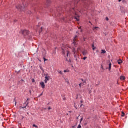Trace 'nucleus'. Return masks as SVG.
<instances>
[{"label":"nucleus","mask_w":128,"mask_h":128,"mask_svg":"<svg viewBox=\"0 0 128 128\" xmlns=\"http://www.w3.org/2000/svg\"><path fill=\"white\" fill-rule=\"evenodd\" d=\"M68 45L63 44L62 46V54L63 56L65 57L66 59V61L68 62V63H71V58L70 57V52L68 50Z\"/></svg>","instance_id":"1"},{"label":"nucleus","mask_w":128,"mask_h":128,"mask_svg":"<svg viewBox=\"0 0 128 128\" xmlns=\"http://www.w3.org/2000/svg\"><path fill=\"white\" fill-rule=\"evenodd\" d=\"M78 36H75V37L74 38V42L72 44V46H73V48H74L73 52H74V57H76V54H79L81 52V47H78V49H76V47L78 45Z\"/></svg>","instance_id":"2"},{"label":"nucleus","mask_w":128,"mask_h":128,"mask_svg":"<svg viewBox=\"0 0 128 128\" xmlns=\"http://www.w3.org/2000/svg\"><path fill=\"white\" fill-rule=\"evenodd\" d=\"M68 14H70V15H72V16H74L75 19L77 21H79L78 18H80V16L74 8L70 10L68 12Z\"/></svg>","instance_id":"3"},{"label":"nucleus","mask_w":128,"mask_h":128,"mask_svg":"<svg viewBox=\"0 0 128 128\" xmlns=\"http://www.w3.org/2000/svg\"><path fill=\"white\" fill-rule=\"evenodd\" d=\"M25 4V2H24L22 5H18L16 6V8L20 10V12L24 11V9L26 7V5Z\"/></svg>","instance_id":"4"},{"label":"nucleus","mask_w":128,"mask_h":128,"mask_svg":"<svg viewBox=\"0 0 128 128\" xmlns=\"http://www.w3.org/2000/svg\"><path fill=\"white\" fill-rule=\"evenodd\" d=\"M21 33L24 36H28L29 35V32L28 30H22Z\"/></svg>","instance_id":"5"},{"label":"nucleus","mask_w":128,"mask_h":128,"mask_svg":"<svg viewBox=\"0 0 128 128\" xmlns=\"http://www.w3.org/2000/svg\"><path fill=\"white\" fill-rule=\"evenodd\" d=\"M45 78L46 80H44V82L46 84H47L48 82L50 80V76H46Z\"/></svg>","instance_id":"6"},{"label":"nucleus","mask_w":128,"mask_h":128,"mask_svg":"<svg viewBox=\"0 0 128 128\" xmlns=\"http://www.w3.org/2000/svg\"><path fill=\"white\" fill-rule=\"evenodd\" d=\"M84 82L83 83H81L80 84V88L82 87V86H83V85H84V84H86V82H84V80L83 79H82L81 80Z\"/></svg>","instance_id":"7"},{"label":"nucleus","mask_w":128,"mask_h":128,"mask_svg":"<svg viewBox=\"0 0 128 128\" xmlns=\"http://www.w3.org/2000/svg\"><path fill=\"white\" fill-rule=\"evenodd\" d=\"M82 54H84V56H86V54H88V51H86V50H84L82 52Z\"/></svg>","instance_id":"8"},{"label":"nucleus","mask_w":128,"mask_h":128,"mask_svg":"<svg viewBox=\"0 0 128 128\" xmlns=\"http://www.w3.org/2000/svg\"><path fill=\"white\" fill-rule=\"evenodd\" d=\"M41 86H42V88H45V84H44V82H41L40 84Z\"/></svg>","instance_id":"9"},{"label":"nucleus","mask_w":128,"mask_h":128,"mask_svg":"<svg viewBox=\"0 0 128 128\" xmlns=\"http://www.w3.org/2000/svg\"><path fill=\"white\" fill-rule=\"evenodd\" d=\"M120 80H126V77L124 76H121V77H120Z\"/></svg>","instance_id":"10"},{"label":"nucleus","mask_w":128,"mask_h":128,"mask_svg":"<svg viewBox=\"0 0 128 128\" xmlns=\"http://www.w3.org/2000/svg\"><path fill=\"white\" fill-rule=\"evenodd\" d=\"M118 64L120 65L123 63V62L122 61V60H118Z\"/></svg>","instance_id":"11"},{"label":"nucleus","mask_w":128,"mask_h":128,"mask_svg":"<svg viewBox=\"0 0 128 128\" xmlns=\"http://www.w3.org/2000/svg\"><path fill=\"white\" fill-rule=\"evenodd\" d=\"M102 54H105L106 53V50H102Z\"/></svg>","instance_id":"12"},{"label":"nucleus","mask_w":128,"mask_h":128,"mask_svg":"<svg viewBox=\"0 0 128 128\" xmlns=\"http://www.w3.org/2000/svg\"><path fill=\"white\" fill-rule=\"evenodd\" d=\"M112 69V64H109V71H110Z\"/></svg>","instance_id":"13"},{"label":"nucleus","mask_w":128,"mask_h":128,"mask_svg":"<svg viewBox=\"0 0 128 128\" xmlns=\"http://www.w3.org/2000/svg\"><path fill=\"white\" fill-rule=\"evenodd\" d=\"M28 102L27 103V104H26V106H25V107H24V108H22V107H20V108L21 109H24V108H26V106H28Z\"/></svg>","instance_id":"14"},{"label":"nucleus","mask_w":128,"mask_h":128,"mask_svg":"<svg viewBox=\"0 0 128 128\" xmlns=\"http://www.w3.org/2000/svg\"><path fill=\"white\" fill-rule=\"evenodd\" d=\"M66 82L68 84H70L69 80L68 78L65 79Z\"/></svg>","instance_id":"15"},{"label":"nucleus","mask_w":128,"mask_h":128,"mask_svg":"<svg viewBox=\"0 0 128 128\" xmlns=\"http://www.w3.org/2000/svg\"><path fill=\"white\" fill-rule=\"evenodd\" d=\"M58 72L61 75H63V72L62 71L58 70Z\"/></svg>","instance_id":"16"},{"label":"nucleus","mask_w":128,"mask_h":128,"mask_svg":"<svg viewBox=\"0 0 128 128\" xmlns=\"http://www.w3.org/2000/svg\"><path fill=\"white\" fill-rule=\"evenodd\" d=\"M99 28L98 27H95L94 28L93 30H97Z\"/></svg>","instance_id":"17"},{"label":"nucleus","mask_w":128,"mask_h":128,"mask_svg":"<svg viewBox=\"0 0 128 128\" xmlns=\"http://www.w3.org/2000/svg\"><path fill=\"white\" fill-rule=\"evenodd\" d=\"M78 29H79V30H80V32H82V28H81V27H79V28H78Z\"/></svg>","instance_id":"18"},{"label":"nucleus","mask_w":128,"mask_h":128,"mask_svg":"<svg viewBox=\"0 0 128 128\" xmlns=\"http://www.w3.org/2000/svg\"><path fill=\"white\" fill-rule=\"evenodd\" d=\"M124 116H125V114L124 113V112H122V117H124Z\"/></svg>","instance_id":"19"},{"label":"nucleus","mask_w":128,"mask_h":128,"mask_svg":"<svg viewBox=\"0 0 128 128\" xmlns=\"http://www.w3.org/2000/svg\"><path fill=\"white\" fill-rule=\"evenodd\" d=\"M50 2H51L50 0H47V2H48V4H50Z\"/></svg>","instance_id":"20"},{"label":"nucleus","mask_w":128,"mask_h":128,"mask_svg":"<svg viewBox=\"0 0 128 128\" xmlns=\"http://www.w3.org/2000/svg\"><path fill=\"white\" fill-rule=\"evenodd\" d=\"M63 21H66V18H62Z\"/></svg>","instance_id":"21"},{"label":"nucleus","mask_w":128,"mask_h":128,"mask_svg":"<svg viewBox=\"0 0 128 128\" xmlns=\"http://www.w3.org/2000/svg\"><path fill=\"white\" fill-rule=\"evenodd\" d=\"M76 58V62H78V58H77V56H76V57H74Z\"/></svg>","instance_id":"22"},{"label":"nucleus","mask_w":128,"mask_h":128,"mask_svg":"<svg viewBox=\"0 0 128 128\" xmlns=\"http://www.w3.org/2000/svg\"><path fill=\"white\" fill-rule=\"evenodd\" d=\"M70 72L68 70H64V72L66 73V72Z\"/></svg>","instance_id":"23"},{"label":"nucleus","mask_w":128,"mask_h":128,"mask_svg":"<svg viewBox=\"0 0 128 128\" xmlns=\"http://www.w3.org/2000/svg\"><path fill=\"white\" fill-rule=\"evenodd\" d=\"M33 126L34 127H35V128H38V126H36V125H35V124H34L33 125Z\"/></svg>","instance_id":"24"},{"label":"nucleus","mask_w":128,"mask_h":128,"mask_svg":"<svg viewBox=\"0 0 128 128\" xmlns=\"http://www.w3.org/2000/svg\"><path fill=\"white\" fill-rule=\"evenodd\" d=\"M86 58H87V57H84L83 59L84 60H86Z\"/></svg>","instance_id":"25"},{"label":"nucleus","mask_w":128,"mask_h":128,"mask_svg":"<svg viewBox=\"0 0 128 128\" xmlns=\"http://www.w3.org/2000/svg\"><path fill=\"white\" fill-rule=\"evenodd\" d=\"M106 20L107 21H108V20H109V18H108V17H106Z\"/></svg>","instance_id":"26"},{"label":"nucleus","mask_w":128,"mask_h":128,"mask_svg":"<svg viewBox=\"0 0 128 128\" xmlns=\"http://www.w3.org/2000/svg\"><path fill=\"white\" fill-rule=\"evenodd\" d=\"M40 69L42 70V71L44 72V69H43L42 67H40Z\"/></svg>","instance_id":"27"},{"label":"nucleus","mask_w":128,"mask_h":128,"mask_svg":"<svg viewBox=\"0 0 128 128\" xmlns=\"http://www.w3.org/2000/svg\"><path fill=\"white\" fill-rule=\"evenodd\" d=\"M44 62H46V61H47V60H47V59H46V58H44Z\"/></svg>","instance_id":"28"},{"label":"nucleus","mask_w":128,"mask_h":128,"mask_svg":"<svg viewBox=\"0 0 128 128\" xmlns=\"http://www.w3.org/2000/svg\"><path fill=\"white\" fill-rule=\"evenodd\" d=\"M63 100H66V98L65 97H64V98H63Z\"/></svg>","instance_id":"29"},{"label":"nucleus","mask_w":128,"mask_h":128,"mask_svg":"<svg viewBox=\"0 0 128 128\" xmlns=\"http://www.w3.org/2000/svg\"><path fill=\"white\" fill-rule=\"evenodd\" d=\"M78 128H82V126H80V124L78 126Z\"/></svg>","instance_id":"30"},{"label":"nucleus","mask_w":128,"mask_h":128,"mask_svg":"<svg viewBox=\"0 0 128 128\" xmlns=\"http://www.w3.org/2000/svg\"><path fill=\"white\" fill-rule=\"evenodd\" d=\"M82 120H83V118H82V119H81V120H80V124L82 123Z\"/></svg>","instance_id":"31"},{"label":"nucleus","mask_w":128,"mask_h":128,"mask_svg":"<svg viewBox=\"0 0 128 128\" xmlns=\"http://www.w3.org/2000/svg\"><path fill=\"white\" fill-rule=\"evenodd\" d=\"M48 110H52V108H51L50 107V108H48Z\"/></svg>","instance_id":"32"},{"label":"nucleus","mask_w":128,"mask_h":128,"mask_svg":"<svg viewBox=\"0 0 128 128\" xmlns=\"http://www.w3.org/2000/svg\"><path fill=\"white\" fill-rule=\"evenodd\" d=\"M14 22H17V20H14Z\"/></svg>","instance_id":"33"},{"label":"nucleus","mask_w":128,"mask_h":128,"mask_svg":"<svg viewBox=\"0 0 128 128\" xmlns=\"http://www.w3.org/2000/svg\"><path fill=\"white\" fill-rule=\"evenodd\" d=\"M87 2H88V1H87V0H86V1L84 2V3H85V4H86Z\"/></svg>","instance_id":"34"},{"label":"nucleus","mask_w":128,"mask_h":128,"mask_svg":"<svg viewBox=\"0 0 128 128\" xmlns=\"http://www.w3.org/2000/svg\"><path fill=\"white\" fill-rule=\"evenodd\" d=\"M81 102V104H83V101L82 100L81 102Z\"/></svg>","instance_id":"35"},{"label":"nucleus","mask_w":128,"mask_h":128,"mask_svg":"<svg viewBox=\"0 0 128 128\" xmlns=\"http://www.w3.org/2000/svg\"><path fill=\"white\" fill-rule=\"evenodd\" d=\"M46 76H48V74H46V75H45Z\"/></svg>","instance_id":"36"},{"label":"nucleus","mask_w":128,"mask_h":128,"mask_svg":"<svg viewBox=\"0 0 128 128\" xmlns=\"http://www.w3.org/2000/svg\"><path fill=\"white\" fill-rule=\"evenodd\" d=\"M122 0H119V2H121Z\"/></svg>","instance_id":"37"},{"label":"nucleus","mask_w":128,"mask_h":128,"mask_svg":"<svg viewBox=\"0 0 128 128\" xmlns=\"http://www.w3.org/2000/svg\"><path fill=\"white\" fill-rule=\"evenodd\" d=\"M83 106H84L83 104H82L80 106V108H82Z\"/></svg>","instance_id":"38"},{"label":"nucleus","mask_w":128,"mask_h":128,"mask_svg":"<svg viewBox=\"0 0 128 128\" xmlns=\"http://www.w3.org/2000/svg\"><path fill=\"white\" fill-rule=\"evenodd\" d=\"M76 126H73L72 128H75Z\"/></svg>","instance_id":"39"},{"label":"nucleus","mask_w":128,"mask_h":128,"mask_svg":"<svg viewBox=\"0 0 128 128\" xmlns=\"http://www.w3.org/2000/svg\"><path fill=\"white\" fill-rule=\"evenodd\" d=\"M35 81L34 80H33L32 82H34Z\"/></svg>","instance_id":"40"},{"label":"nucleus","mask_w":128,"mask_h":128,"mask_svg":"<svg viewBox=\"0 0 128 128\" xmlns=\"http://www.w3.org/2000/svg\"><path fill=\"white\" fill-rule=\"evenodd\" d=\"M95 50V48H93V50Z\"/></svg>","instance_id":"41"},{"label":"nucleus","mask_w":128,"mask_h":128,"mask_svg":"<svg viewBox=\"0 0 128 128\" xmlns=\"http://www.w3.org/2000/svg\"><path fill=\"white\" fill-rule=\"evenodd\" d=\"M28 100H29V99H28ZM28 100H27L26 102H28Z\"/></svg>","instance_id":"42"},{"label":"nucleus","mask_w":128,"mask_h":128,"mask_svg":"<svg viewBox=\"0 0 128 128\" xmlns=\"http://www.w3.org/2000/svg\"><path fill=\"white\" fill-rule=\"evenodd\" d=\"M78 2H76V4H78Z\"/></svg>","instance_id":"43"},{"label":"nucleus","mask_w":128,"mask_h":128,"mask_svg":"<svg viewBox=\"0 0 128 128\" xmlns=\"http://www.w3.org/2000/svg\"><path fill=\"white\" fill-rule=\"evenodd\" d=\"M16 106V104H15Z\"/></svg>","instance_id":"44"},{"label":"nucleus","mask_w":128,"mask_h":128,"mask_svg":"<svg viewBox=\"0 0 128 128\" xmlns=\"http://www.w3.org/2000/svg\"><path fill=\"white\" fill-rule=\"evenodd\" d=\"M42 94L40 96H42Z\"/></svg>","instance_id":"45"},{"label":"nucleus","mask_w":128,"mask_h":128,"mask_svg":"<svg viewBox=\"0 0 128 128\" xmlns=\"http://www.w3.org/2000/svg\"><path fill=\"white\" fill-rule=\"evenodd\" d=\"M78 118H79V117H78ZM78 118H77L78 120Z\"/></svg>","instance_id":"46"},{"label":"nucleus","mask_w":128,"mask_h":128,"mask_svg":"<svg viewBox=\"0 0 128 128\" xmlns=\"http://www.w3.org/2000/svg\"><path fill=\"white\" fill-rule=\"evenodd\" d=\"M44 110H46V108H45Z\"/></svg>","instance_id":"47"},{"label":"nucleus","mask_w":128,"mask_h":128,"mask_svg":"<svg viewBox=\"0 0 128 128\" xmlns=\"http://www.w3.org/2000/svg\"><path fill=\"white\" fill-rule=\"evenodd\" d=\"M93 47H94V45H93Z\"/></svg>","instance_id":"48"},{"label":"nucleus","mask_w":128,"mask_h":128,"mask_svg":"<svg viewBox=\"0 0 128 128\" xmlns=\"http://www.w3.org/2000/svg\"><path fill=\"white\" fill-rule=\"evenodd\" d=\"M79 1H80V0H79Z\"/></svg>","instance_id":"49"}]
</instances>
